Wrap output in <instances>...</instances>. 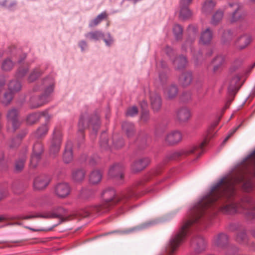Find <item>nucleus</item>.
<instances>
[{
  "label": "nucleus",
  "mask_w": 255,
  "mask_h": 255,
  "mask_svg": "<svg viewBox=\"0 0 255 255\" xmlns=\"http://www.w3.org/2000/svg\"><path fill=\"white\" fill-rule=\"evenodd\" d=\"M79 46L81 47L82 50H84V48L87 46V43L84 41H81L79 43Z\"/></svg>",
  "instance_id": "obj_59"
},
{
  "label": "nucleus",
  "mask_w": 255,
  "mask_h": 255,
  "mask_svg": "<svg viewBox=\"0 0 255 255\" xmlns=\"http://www.w3.org/2000/svg\"><path fill=\"white\" fill-rule=\"evenodd\" d=\"M229 6L233 8L234 11L229 16L228 19L231 22H234L241 19L243 17L241 12L242 5L238 2L230 3Z\"/></svg>",
  "instance_id": "obj_10"
},
{
  "label": "nucleus",
  "mask_w": 255,
  "mask_h": 255,
  "mask_svg": "<svg viewBox=\"0 0 255 255\" xmlns=\"http://www.w3.org/2000/svg\"><path fill=\"white\" fill-rule=\"evenodd\" d=\"M86 172L82 169L73 170L72 172V179L76 183L82 182L85 177Z\"/></svg>",
  "instance_id": "obj_23"
},
{
  "label": "nucleus",
  "mask_w": 255,
  "mask_h": 255,
  "mask_svg": "<svg viewBox=\"0 0 255 255\" xmlns=\"http://www.w3.org/2000/svg\"><path fill=\"white\" fill-rule=\"evenodd\" d=\"M195 38H191L187 39L184 44L182 46V49H183L185 50H186L187 49V47L191 48V44L192 42L194 41Z\"/></svg>",
  "instance_id": "obj_48"
},
{
  "label": "nucleus",
  "mask_w": 255,
  "mask_h": 255,
  "mask_svg": "<svg viewBox=\"0 0 255 255\" xmlns=\"http://www.w3.org/2000/svg\"><path fill=\"white\" fill-rule=\"evenodd\" d=\"M4 84V81L3 79L0 80V91L1 90V89L3 87Z\"/></svg>",
  "instance_id": "obj_61"
},
{
  "label": "nucleus",
  "mask_w": 255,
  "mask_h": 255,
  "mask_svg": "<svg viewBox=\"0 0 255 255\" xmlns=\"http://www.w3.org/2000/svg\"><path fill=\"white\" fill-rule=\"evenodd\" d=\"M154 224H155L154 221H148V222H146L145 223H144L141 224L139 226L126 230V231H124L123 232L126 234L129 233L131 232L136 230H140V229L146 228H147L151 225H152Z\"/></svg>",
  "instance_id": "obj_37"
},
{
  "label": "nucleus",
  "mask_w": 255,
  "mask_h": 255,
  "mask_svg": "<svg viewBox=\"0 0 255 255\" xmlns=\"http://www.w3.org/2000/svg\"><path fill=\"white\" fill-rule=\"evenodd\" d=\"M228 241V238L226 234H220L214 239V244L217 246L222 248L225 246Z\"/></svg>",
  "instance_id": "obj_27"
},
{
  "label": "nucleus",
  "mask_w": 255,
  "mask_h": 255,
  "mask_svg": "<svg viewBox=\"0 0 255 255\" xmlns=\"http://www.w3.org/2000/svg\"><path fill=\"white\" fill-rule=\"evenodd\" d=\"M102 197L104 203L102 205L90 206L82 209L76 214L63 217L50 212H46L33 215L18 216L14 218V219L28 220L34 218H42L44 219L58 218L60 220V223L69 221L76 218L77 216L83 218L89 216L91 214L103 213L109 210L110 206L115 204L119 201L116 197L114 190L112 188L105 189L102 193Z\"/></svg>",
  "instance_id": "obj_2"
},
{
  "label": "nucleus",
  "mask_w": 255,
  "mask_h": 255,
  "mask_svg": "<svg viewBox=\"0 0 255 255\" xmlns=\"http://www.w3.org/2000/svg\"><path fill=\"white\" fill-rule=\"evenodd\" d=\"M224 12L221 10H218L212 15L211 23L214 25L219 24L223 17Z\"/></svg>",
  "instance_id": "obj_31"
},
{
  "label": "nucleus",
  "mask_w": 255,
  "mask_h": 255,
  "mask_svg": "<svg viewBox=\"0 0 255 255\" xmlns=\"http://www.w3.org/2000/svg\"><path fill=\"white\" fill-rule=\"evenodd\" d=\"M167 78L166 74L164 73H161L159 75V79L161 83H164L166 82Z\"/></svg>",
  "instance_id": "obj_55"
},
{
  "label": "nucleus",
  "mask_w": 255,
  "mask_h": 255,
  "mask_svg": "<svg viewBox=\"0 0 255 255\" xmlns=\"http://www.w3.org/2000/svg\"><path fill=\"white\" fill-rule=\"evenodd\" d=\"M178 93V88L174 84H171L165 88L164 90V95L165 98L167 100H172L174 99Z\"/></svg>",
  "instance_id": "obj_17"
},
{
  "label": "nucleus",
  "mask_w": 255,
  "mask_h": 255,
  "mask_svg": "<svg viewBox=\"0 0 255 255\" xmlns=\"http://www.w3.org/2000/svg\"><path fill=\"white\" fill-rule=\"evenodd\" d=\"M73 160V153L70 145H67L63 154L64 162L68 163Z\"/></svg>",
  "instance_id": "obj_32"
},
{
  "label": "nucleus",
  "mask_w": 255,
  "mask_h": 255,
  "mask_svg": "<svg viewBox=\"0 0 255 255\" xmlns=\"http://www.w3.org/2000/svg\"><path fill=\"white\" fill-rule=\"evenodd\" d=\"M108 36L109 37V39H104V40L107 45H110L112 43V42H113V40L109 33L108 34Z\"/></svg>",
  "instance_id": "obj_57"
},
{
  "label": "nucleus",
  "mask_w": 255,
  "mask_h": 255,
  "mask_svg": "<svg viewBox=\"0 0 255 255\" xmlns=\"http://www.w3.org/2000/svg\"><path fill=\"white\" fill-rule=\"evenodd\" d=\"M114 145L116 148H120L123 146L124 143L123 141L121 140H120L119 144L114 143Z\"/></svg>",
  "instance_id": "obj_60"
},
{
  "label": "nucleus",
  "mask_w": 255,
  "mask_h": 255,
  "mask_svg": "<svg viewBox=\"0 0 255 255\" xmlns=\"http://www.w3.org/2000/svg\"><path fill=\"white\" fill-rule=\"evenodd\" d=\"M241 63H242V61L241 60H240V59L236 60L234 61V64H233L231 68V70H232L233 71L236 70L241 65Z\"/></svg>",
  "instance_id": "obj_51"
},
{
  "label": "nucleus",
  "mask_w": 255,
  "mask_h": 255,
  "mask_svg": "<svg viewBox=\"0 0 255 255\" xmlns=\"http://www.w3.org/2000/svg\"><path fill=\"white\" fill-rule=\"evenodd\" d=\"M191 115L189 109L186 107L178 109L176 112V118L181 122L187 121L190 118Z\"/></svg>",
  "instance_id": "obj_16"
},
{
  "label": "nucleus",
  "mask_w": 255,
  "mask_h": 255,
  "mask_svg": "<svg viewBox=\"0 0 255 255\" xmlns=\"http://www.w3.org/2000/svg\"><path fill=\"white\" fill-rule=\"evenodd\" d=\"M26 157L25 156H22L16 160L14 163V171L16 172H21L24 168Z\"/></svg>",
  "instance_id": "obj_28"
},
{
  "label": "nucleus",
  "mask_w": 255,
  "mask_h": 255,
  "mask_svg": "<svg viewBox=\"0 0 255 255\" xmlns=\"http://www.w3.org/2000/svg\"><path fill=\"white\" fill-rule=\"evenodd\" d=\"M182 139L181 133L178 131H173L168 133L165 137V141L170 144L179 142Z\"/></svg>",
  "instance_id": "obj_19"
},
{
  "label": "nucleus",
  "mask_w": 255,
  "mask_h": 255,
  "mask_svg": "<svg viewBox=\"0 0 255 255\" xmlns=\"http://www.w3.org/2000/svg\"><path fill=\"white\" fill-rule=\"evenodd\" d=\"M49 177L45 175L39 176L35 178L33 181V187L36 190L44 189L50 182Z\"/></svg>",
  "instance_id": "obj_11"
},
{
  "label": "nucleus",
  "mask_w": 255,
  "mask_h": 255,
  "mask_svg": "<svg viewBox=\"0 0 255 255\" xmlns=\"http://www.w3.org/2000/svg\"><path fill=\"white\" fill-rule=\"evenodd\" d=\"M102 178V172L98 170H94L89 175V180L91 183L96 184L99 183Z\"/></svg>",
  "instance_id": "obj_26"
},
{
  "label": "nucleus",
  "mask_w": 255,
  "mask_h": 255,
  "mask_svg": "<svg viewBox=\"0 0 255 255\" xmlns=\"http://www.w3.org/2000/svg\"><path fill=\"white\" fill-rule=\"evenodd\" d=\"M109 175L111 177H117L120 179L124 178V175L122 173L121 166L119 164H115L112 166L109 170Z\"/></svg>",
  "instance_id": "obj_24"
},
{
  "label": "nucleus",
  "mask_w": 255,
  "mask_h": 255,
  "mask_svg": "<svg viewBox=\"0 0 255 255\" xmlns=\"http://www.w3.org/2000/svg\"><path fill=\"white\" fill-rule=\"evenodd\" d=\"M6 193L5 190L0 187V201H1L5 196H6Z\"/></svg>",
  "instance_id": "obj_56"
},
{
  "label": "nucleus",
  "mask_w": 255,
  "mask_h": 255,
  "mask_svg": "<svg viewBox=\"0 0 255 255\" xmlns=\"http://www.w3.org/2000/svg\"><path fill=\"white\" fill-rule=\"evenodd\" d=\"M192 246L197 253H200L205 249L206 243L204 239L199 236L192 239Z\"/></svg>",
  "instance_id": "obj_18"
},
{
  "label": "nucleus",
  "mask_w": 255,
  "mask_h": 255,
  "mask_svg": "<svg viewBox=\"0 0 255 255\" xmlns=\"http://www.w3.org/2000/svg\"><path fill=\"white\" fill-rule=\"evenodd\" d=\"M43 117L46 119L49 118V116L47 112H43L41 113H33L28 115L26 119L27 124L32 125L36 123L40 117Z\"/></svg>",
  "instance_id": "obj_22"
},
{
  "label": "nucleus",
  "mask_w": 255,
  "mask_h": 255,
  "mask_svg": "<svg viewBox=\"0 0 255 255\" xmlns=\"http://www.w3.org/2000/svg\"><path fill=\"white\" fill-rule=\"evenodd\" d=\"M27 72V70H24L22 73L19 74V76H23Z\"/></svg>",
  "instance_id": "obj_64"
},
{
  "label": "nucleus",
  "mask_w": 255,
  "mask_h": 255,
  "mask_svg": "<svg viewBox=\"0 0 255 255\" xmlns=\"http://www.w3.org/2000/svg\"><path fill=\"white\" fill-rule=\"evenodd\" d=\"M40 158L41 155L32 154L30 161V167L32 168H35L38 165Z\"/></svg>",
  "instance_id": "obj_43"
},
{
  "label": "nucleus",
  "mask_w": 255,
  "mask_h": 255,
  "mask_svg": "<svg viewBox=\"0 0 255 255\" xmlns=\"http://www.w3.org/2000/svg\"><path fill=\"white\" fill-rule=\"evenodd\" d=\"M71 187L66 182H61L56 184L54 188L55 194L60 198L67 197L70 193Z\"/></svg>",
  "instance_id": "obj_9"
},
{
  "label": "nucleus",
  "mask_w": 255,
  "mask_h": 255,
  "mask_svg": "<svg viewBox=\"0 0 255 255\" xmlns=\"http://www.w3.org/2000/svg\"><path fill=\"white\" fill-rule=\"evenodd\" d=\"M41 74L40 71L38 69L33 71L29 77V81L32 82L36 80Z\"/></svg>",
  "instance_id": "obj_45"
},
{
  "label": "nucleus",
  "mask_w": 255,
  "mask_h": 255,
  "mask_svg": "<svg viewBox=\"0 0 255 255\" xmlns=\"http://www.w3.org/2000/svg\"><path fill=\"white\" fill-rule=\"evenodd\" d=\"M107 15L106 12H103L98 15L96 18L91 20L89 23V26L91 27L97 25L101 21L107 17Z\"/></svg>",
  "instance_id": "obj_36"
},
{
  "label": "nucleus",
  "mask_w": 255,
  "mask_h": 255,
  "mask_svg": "<svg viewBox=\"0 0 255 255\" xmlns=\"http://www.w3.org/2000/svg\"><path fill=\"white\" fill-rule=\"evenodd\" d=\"M62 134L61 130L59 129H55L53 132L50 146L51 154L55 155L59 152L62 142Z\"/></svg>",
  "instance_id": "obj_7"
},
{
  "label": "nucleus",
  "mask_w": 255,
  "mask_h": 255,
  "mask_svg": "<svg viewBox=\"0 0 255 255\" xmlns=\"http://www.w3.org/2000/svg\"><path fill=\"white\" fill-rule=\"evenodd\" d=\"M172 51V49L170 47H167L166 49V52L167 53H169V52L171 51Z\"/></svg>",
  "instance_id": "obj_62"
},
{
  "label": "nucleus",
  "mask_w": 255,
  "mask_h": 255,
  "mask_svg": "<svg viewBox=\"0 0 255 255\" xmlns=\"http://www.w3.org/2000/svg\"><path fill=\"white\" fill-rule=\"evenodd\" d=\"M100 124L98 116L94 115L90 119H89L86 115H83L80 118L79 122V131L83 134V131L86 128L92 127L93 132L95 133L98 131Z\"/></svg>",
  "instance_id": "obj_5"
},
{
  "label": "nucleus",
  "mask_w": 255,
  "mask_h": 255,
  "mask_svg": "<svg viewBox=\"0 0 255 255\" xmlns=\"http://www.w3.org/2000/svg\"><path fill=\"white\" fill-rule=\"evenodd\" d=\"M43 93L39 97L38 102L33 106V108L42 106L50 100V97L54 91V82L52 78H48L43 81Z\"/></svg>",
  "instance_id": "obj_4"
},
{
  "label": "nucleus",
  "mask_w": 255,
  "mask_h": 255,
  "mask_svg": "<svg viewBox=\"0 0 255 255\" xmlns=\"http://www.w3.org/2000/svg\"><path fill=\"white\" fill-rule=\"evenodd\" d=\"M182 28L178 24H176L173 28V33L176 39H180L182 35Z\"/></svg>",
  "instance_id": "obj_42"
},
{
  "label": "nucleus",
  "mask_w": 255,
  "mask_h": 255,
  "mask_svg": "<svg viewBox=\"0 0 255 255\" xmlns=\"http://www.w3.org/2000/svg\"><path fill=\"white\" fill-rule=\"evenodd\" d=\"M123 131L128 137L132 136L134 132V127L132 123L125 122L122 125Z\"/></svg>",
  "instance_id": "obj_29"
},
{
  "label": "nucleus",
  "mask_w": 255,
  "mask_h": 255,
  "mask_svg": "<svg viewBox=\"0 0 255 255\" xmlns=\"http://www.w3.org/2000/svg\"><path fill=\"white\" fill-rule=\"evenodd\" d=\"M150 162V159L147 157L140 158L136 160L131 165V169L133 172H139L143 170Z\"/></svg>",
  "instance_id": "obj_15"
},
{
  "label": "nucleus",
  "mask_w": 255,
  "mask_h": 255,
  "mask_svg": "<svg viewBox=\"0 0 255 255\" xmlns=\"http://www.w3.org/2000/svg\"><path fill=\"white\" fill-rule=\"evenodd\" d=\"M140 107L142 109V111H145L146 110L147 107V103L145 101H143L140 104Z\"/></svg>",
  "instance_id": "obj_58"
},
{
  "label": "nucleus",
  "mask_w": 255,
  "mask_h": 255,
  "mask_svg": "<svg viewBox=\"0 0 255 255\" xmlns=\"http://www.w3.org/2000/svg\"><path fill=\"white\" fill-rule=\"evenodd\" d=\"M238 127H237L236 128H234V129H233L229 133V134L227 135V136L225 138V139L224 140L223 142V144H225L227 141L234 134V133L236 131V130H237Z\"/></svg>",
  "instance_id": "obj_54"
},
{
  "label": "nucleus",
  "mask_w": 255,
  "mask_h": 255,
  "mask_svg": "<svg viewBox=\"0 0 255 255\" xmlns=\"http://www.w3.org/2000/svg\"><path fill=\"white\" fill-rule=\"evenodd\" d=\"M192 80V75L190 72L183 73L179 78L180 83L183 86L189 85Z\"/></svg>",
  "instance_id": "obj_25"
},
{
  "label": "nucleus",
  "mask_w": 255,
  "mask_h": 255,
  "mask_svg": "<svg viewBox=\"0 0 255 255\" xmlns=\"http://www.w3.org/2000/svg\"><path fill=\"white\" fill-rule=\"evenodd\" d=\"M186 58L183 56L176 58L173 61V64L176 68L180 69L184 68L187 64Z\"/></svg>",
  "instance_id": "obj_34"
},
{
  "label": "nucleus",
  "mask_w": 255,
  "mask_h": 255,
  "mask_svg": "<svg viewBox=\"0 0 255 255\" xmlns=\"http://www.w3.org/2000/svg\"><path fill=\"white\" fill-rule=\"evenodd\" d=\"M20 89L21 84L18 81H11L8 85V91L4 93L1 102L5 104H9L12 99L14 93L19 91Z\"/></svg>",
  "instance_id": "obj_6"
},
{
  "label": "nucleus",
  "mask_w": 255,
  "mask_h": 255,
  "mask_svg": "<svg viewBox=\"0 0 255 255\" xmlns=\"http://www.w3.org/2000/svg\"><path fill=\"white\" fill-rule=\"evenodd\" d=\"M150 102L153 110L158 111L162 106V99L160 95L157 92H152L150 94Z\"/></svg>",
  "instance_id": "obj_14"
},
{
  "label": "nucleus",
  "mask_w": 255,
  "mask_h": 255,
  "mask_svg": "<svg viewBox=\"0 0 255 255\" xmlns=\"http://www.w3.org/2000/svg\"><path fill=\"white\" fill-rule=\"evenodd\" d=\"M102 137L104 139H102L101 141V145L104 148H106L108 145V140L106 139V134L104 133L102 134Z\"/></svg>",
  "instance_id": "obj_52"
},
{
  "label": "nucleus",
  "mask_w": 255,
  "mask_h": 255,
  "mask_svg": "<svg viewBox=\"0 0 255 255\" xmlns=\"http://www.w3.org/2000/svg\"><path fill=\"white\" fill-rule=\"evenodd\" d=\"M213 132L211 129L208 131L207 135L206 136L204 141L200 144L199 146H193L188 148H184L180 151L174 152L172 154L171 158L172 159H176L181 155L187 156L191 154H194L196 155H200L203 152L204 147L207 144L210 139L213 136Z\"/></svg>",
  "instance_id": "obj_3"
},
{
  "label": "nucleus",
  "mask_w": 255,
  "mask_h": 255,
  "mask_svg": "<svg viewBox=\"0 0 255 255\" xmlns=\"http://www.w3.org/2000/svg\"><path fill=\"white\" fill-rule=\"evenodd\" d=\"M27 229H28L31 231H40V230H35V229H32L31 228H30V227H25Z\"/></svg>",
  "instance_id": "obj_63"
},
{
  "label": "nucleus",
  "mask_w": 255,
  "mask_h": 255,
  "mask_svg": "<svg viewBox=\"0 0 255 255\" xmlns=\"http://www.w3.org/2000/svg\"><path fill=\"white\" fill-rule=\"evenodd\" d=\"M232 32L230 30H225L221 37L222 42L224 44H227L232 39Z\"/></svg>",
  "instance_id": "obj_39"
},
{
  "label": "nucleus",
  "mask_w": 255,
  "mask_h": 255,
  "mask_svg": "<svg viewBox=\"0 0 255 255\" xmlns=\"http://www.w3.org/2000/svg\"><path fill=\"white\" fill-rule=\"evenodd\" d=\"M240 81V76L239 75H236L232 77L228 87V93L230 96L234 97L240 89L241 86Z\"/></svg>",
  "instance_id": "obj_13"
},
{
  "label": "nucleus",
  "mask_w": 255,
  "mask_h": 255,
  "mask_svg": "<svg viewBox=\"0 0 255 255\" xmlns=\"http://www.w3.org/2000/svg\"><path fill=\"white\" fill-rule=\"evenodd\" d=\"M252 36L248 33H245L239 36L235 41V47L239 50H242L247 47L252 41Z\"/></svg>",
  "instance_id": "obj_8"
},
{
  "label": "nucleus",
  "mask_w": 255,
  "mask_h": 255,
  "mask_svg": "<svg viewBox=\"0 0 255 255\" xmlns=\"http://www.w3.org/2000/svg\"><path fill=\"white\" fill-rule=\"evenodd\" d=\"M99 158L98 155H95L91 157L89 159V163L91 165H94L98 162Z\"/></svg>",
  "instance_id": "obj_50"
},
{
  "label": "nucleus",
  "mask_w": 255,
  "mask_h": 255,
  "mask_svg": "<svg viewBox=\"0 0 255 255\" xmlns=\"http://www.w3.org/2000/svg\"><path fill=\"white\" fill-rule=\"evenodd\" d=\"M14 66L13 62L11 59L8 58L3 61L1 64V69L4 71H9Z\"/></svg>",
  "instance_id": "obj_40"
},
{
  "label": "nucleus",
  "mask_w": 255,
  "mask_h": 255,
  "mask_svg": "<svg viewBox=\"0 0 255 255\" xmlns=\"http://www.w3.org/2000/svg\"><path fill=\"white\" fill-rule=\"evenodd\" d=\"M138 113V109L136 107L133 106L128 109L126 115L128 117H134Z\"/></svg>",
  "instance_id": "obj_44"
},
{
  "label": "nucleus",
  "mask_w": 255,
  "mask_h": 255,
  "mask_svg": "<svg viewBox=\"0 0 255 255\" xmlns=\"http://www.w3.org/2000/svg\"><path fill=\"white\" fill-rule=\"evenodd\" d=\"M86 37L92 40H98L104 37L103 33L100 31H95L87 33L85 35Z\"/></svg>",
  "instance_id": "obj_35"
},
{
  "label": "nucleus",
  "mask_w": 255,
  "mask_h": 255,
  "mask_svg": "<svg viewBox=\"0 0 255 255\" xmlns=\"http://www.w3.org/2000/svg\"><path fill=\"white\" fill-rule=\"evenodd\" d=\"M43 151V146L40 142H36L33 145L32 153L34 155H41Z\"/></svg>",
  "instance_id": "obj_41"
},
{
  "label": "nucleus",
  "mask_w": 255,
  "mask_h": 255,
  "mask_svg": "<svg viewBox=\"0 0 255 255\" xmlns=\"http://www.w3.org/2000/svg\"><path fill=\"white\" fill-rule=\"evenodd\" d=\"M225 61L224 56L218 55L216 56L212 61V66L213 67V71L216 73L220 70Z\"/></svg>",
  "instance_id": "obj_21"
},
{
  "label": "nucleus",
  "mask_w": 255,
  "mask_h": 255,
  "mask_svg": "<svg viewBox=\"0 0 255 255\" xmlns=\"http://www.w3.org/2000/svg\"><path fill=\"white\" fill-rule=\"evenodd\" d=\"M22 137H17L15 139H13L11 141V143H9V146L11 148H14L17 147L20 143V141Z\"/></svg>",
  "instance_id": "obj_46"
},
{
  "label": "nucleus",
  "mask_w": 255,
  "mask_h": 255,
  "mask_svg": "<svg viewBox=\"0 0 255 255\" xmlns=\"http://www.w3.org/2000/svg\"><path fill=\"white\" fill-rule=\"evenodd\" d=\"M141 120L144 122H146L149 120V113L147 110L142 111L141 115Z\"/></svg>",
  "instance_id": "obj_47"
},
{
  "label": "nucleus",
  "mask_w": 255,
  "mask_h": 255,
  "mask_svg": "<svg viewBox=\"0 0 255 255\" xmlns=\"http://www.w3.org/2000/svg\"><path fill=\"white\" fill-rule=\"evenodd\" d=\"M243 168L242 171L237 174L229 175L221 179L213 186L209 194L195 205L179 232L170 240L166 247L168 255H174L187 235L190 228L199 222L203 216L213 208H217L224 213L243 212L250 218L255 216V203L251 199H245L240 207L234 202L236 184H241L248 192L252 188V183L246 175H255V150L243 161Z\"/></svg>",
  "instance_id": "obj_1"
},
{
  "label": "nucleus",
  "mask_w": 255,
  "mask_h": 255,
  "mask_svg": "<svg viewBox=\"0 0 255 255\" xmlns=\"http://www.w3.org/2000/svg\"><path fill=\"white\" fill-rule=\"evenodd\" d=\"M215 6V2L212 0H206L203 6L202 11L205 14L210 13Z\"/></svg>",
  "instance_id": "obj_33"
},
{
  "label": "nucleus",
  "mask_w": 255,
  "mask_h": 255,
  "mask_svg": "<svg viewBox=\"0 0 255 255\" xmlns=\"http://www.w3.org/2000/svg\"><path fill=\"white\" fill-rule=\"evenodd\" d=\"M246 238L247 236L245 233L241 232L238 235L237 240L239 242L241 243L245 241L246 240Z\"/></svg>",
  "instance_id": "obj_49"
},
{
  "label": "nucleus",
  "mask_w": 255,
  "mask_h": 255,
  "mask_svg": "<svg viewBox=\"0 0 255 255\" xmlns=\"http://www.w3.org/2000/svg\"><path fill=\"white\" fill-rule=\"evenodd\" d=\"M192 15V12L188 6H180L179 11V18L182 20L189 18Z\"/></svg>",
  "instance_id": "obj_30"
},
{
  "label": "nucleus",
  "mask_w": 255,
  "mask_h": 255,
  "mask_svg": "<svg viewBox=\"0 0 255 255\" xmlns=\"http://www.w3.org/2000/svg\"><path fill=\"white\" fill-rule=\"evenodd\" d=\"M192 0H180V6H189L191 3Z\"/></svg>",
  "instance_id": "obj_53"
},
{
  "label": "nucleus",
  "mask_w": 255,
  "mask_h": 255,
  "mask_svg": "<svg viewBox=\"0 0 255 255\" xmlns=\"http://www.w3.org/2000/svg\"><path fill=\"white\" fill-rule=\"evenodd\" d=\"M213 36V31L208 27L203 30L200 35V42L204 44H209L211 41Z\"/></svg>",
  "instance_id": "obj_20"
},
{
  "label": "nucleus",
  "mask_w": 255,
  "mask_h": 255,
  "mask_svg": "<svg viewBox=\"0 0 255 255\" xmlns=\"http://www.w3.org/2000/svg\"><path fill=\"white\" fill-rule=\"evenodd\" d=\"M48 130V128L46 125H43L39 127L35 132V136L37 138H40L45 135Z\"/></svg>",
  "instance_id": "obj_38"
},
{
  "label": "nucleus",
  "mask_w": 255,
  "mask_h": 255,
  "mask_svg": "<svg viewBox=\"0 0 255 255\" xmlns=\"http://www.w3.org/2000/svg\"><path fill=\"white\" fill-rule=\"evenodd\" d=\"M18 115V112L15 109L9 110L7 114L8 124L12 126L14 130L17 129L20 125Z\"/></svg>",
  "instance_id": "obj_12"
}]
</instances>
